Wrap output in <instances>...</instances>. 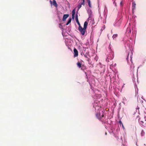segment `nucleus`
Masks as SVG:
<instances>
[{"mask_svg":"<svg viewBox=\"0 0 146 146\" xmlns=\"http://www.w3.org/2000/svg\"><path fill=\"white\" fill-rule=\"evenodd\" d=\"M129 33H130L131 32V29L130 27H128L126 30Z\"/></svg>","mask_w":146,"mask_h":146,"instance_id":"nucleus-15","label":"nucleus"},{"mask_svg":"<svg viewBox=\"0 0 146 146\" xmlns=\"http://www.w3.org/2000/svg\"><path fill=\"white\" fill-rule=\"evenodd\" d=\"M87 2L88 3V5L90 7H92L91 4L90 3V1H87Z\"/></svg>","mask_w":146,"mask_h":146,"instance_id":"nucleus-16","label":"nucleus"},{"mask_svg":"<svg viewBox=\"0 0 146 146\" xmlns=\"http://www.w3.org/2000/svg\"><path fill=\"white\" fill-rule=\"evenodd\" d=\"M62 25L60 23L59 24V28H62Z\"/></svg>","mask_w":146,"mask_h":146,"instance_id":"nucleus-19","label":"nucleus"},{"mask_svg":"<svg viewBox=\"0 0 146 146\" xmlns=\"http://www.w3.org/2000/svg\"><path fill=\"white\" fill-rule=\"evenodd\" d=\"M71 21L72 19L71 18H69L68 22L66 23V25H68L71 22Z\"/></svg>","mask_w":146,"mask_h":146,"instance_id":"nucleus-13","label":"nucleus"},{"mask_svg":"<svg viewBox=\"0 0 146 146\" xmlns=\"http://www.w3.org/2000/svg\"><path fill=\"white\" fill-rule=\"evenodd\" d=\"M85 4L84 1H83V2L82 3H79L78 6V11L80 9L82 5H84Z\"/></svg>","mask_w":146,"mask_h":146,"instance_id":"nucleus-5","label":"nucleus"},{"mask_svg":"<svg viewBox=\"0 0 146 146\" xmlns=\"http://www.w3.org/2000/svg\"><path fill=\"white\" fill-rule=\"evenodd\" d=\"M136 8V4L135 2H133L132 3V12H133L134 11V10Z\"/></svg>","mask_w":146,"mask_h":146,"instance_id":"nucleus-9","label":"nucleus"},{"mask_svg":"<svg viewBox=\"0 0 146 146\" xmlns=\"http://www.w3.org/2000/svg\"><path fill=\"white\" fill-rule=\"evenodd\" d=\"M90 60V58H88V61H89Z\"/></svg>","mask_w":146,"mask_h":146,"instance_id":"nucleus-25","label":"nucleus"},{"mask_svg":"<svg viewBox=\"0 0 146 146\" xmlns=\"http://www.w3.org/2000/svg\"><path fill=\"white\" fill-rule=\"evenodd\" d=\"M110 56V57H109L108 58L110 59V60H112L113 58L114 57V54L112 52L110 53L108 55V57H109V56Z\"/></svg>","mask_w":146,"mask_h":146,"instance_id":"nucleus-7","label":"nucleus"},{"mask_svg":"<svg viewBox=\"0 0 146 146\" xmlns=\"http://www.w3.org/2000/svg\"><path fill=\"white\" fill-rule=\"evenodd\" d=\"M72 15H75V9H74L72 10Z\"/></svg>","mask_w":146,"mask_h":146,"instance_id":"nucleus-18","label":"nucleus"},{"mask_svg":"<svg viewBox=\"0 0 146 146\" xmlns=\"http://www.w3.org/2000/svg\"><path fill=\"white\" fill-rule=\"evenodd\" d=\"M140 119H139L140 121V123L141 125H142L144 127H146V116H145L143 120L140 121Z\"/></svg>","mask_w":146,"mask_h":146,"instance_id":"nucleus-2","label":"nucleus"},{"mask_svg":"<svg viewBox=\"0 0 146 146\" xmlns=\"http://www.w3.org/2000/svg\"><path fill=\"white\" fill-rule=\"evenodd\" d=\"M74 15H72V18L73 19H74Z\"/></svg>","mask_w":146,"mask_h":146,"instance_id":"nucleus-20","label":"nucleus"},{"mask_svg":"<svg viewBox=\"0 0 146 146\" xmlns=\"http://www.w3.org/2000/svg\"><path fill=\"white\" fill-rule=\"evenodd\" d=\"M119 123L120 124V125H122L123 124L122 122L121 121V120L119 121Z\"/></svg>","mask_w":146,"mask_h":146,"instance_id":"nucleus-21","label":"nucleus"},{"mask_svg":"<svg viewBox=\"0 0 146 146\" xmlns=\"http://www.w3.org/2000/svg\"><path fill=\"white\" fill-rule=\"evenodd\" d=\"M141 134V136H143L144 135L145 132L143 131L142 130Z\"/></svg>","mask_w":146,"mask_h":146,"instance_id":"nucleus-17","label":"nucleus"},{"mask_svg":"<svg viewBox=\"0 0 146 146\" xmlns=\"http://www.w3.org/2000/svg\"><path fill=\"white\" fill-rule=\"evenodd\" d=\"M120 4L122 6V4H123V3H122V1H121V2H120Z\"/></svg>","mask_w":146,"mask_h":146,"instance_id":"nucleus-22","label":"nucleus"},{"mask_svg":"<svg viewBox=\"0 0 146 146\" xmlns=\"http://www.w3.org/2000/svg\"><path fill=\"white\" fill-rule=\"evenodd\" d=\"M104 113L102 111H100L98 113H97L96 114V116L97 118L99 119H100L103 117L104 116Z\"/></svg>","mask_w":146,"mask_h":146,"instance_id":"nucleus-3","label":"nucleus"},{"mask_svg":"<svg viewBox=\"0 0 146 146\" xmlns=\"http://www.w3.org/2000/svg\"><path fill=\"white\" fill-rule=\"evenodd\" d=\"M84 56L86 58H88V57L87 55H84Z\"/></svg>","mask_w":146,"mask_h":146,"instance_id":"nucleus-23","label":"nucleus"},{"mask_svg":"<svg viewBox=\"0 0 146 146\" xmlns=\"http://www.w3.org/2000/svg\"><path fill=\"white\" fill-rule=\"evenodd\" d=\"M53 5L55 7H57L58 6V5H57V3H56V1H53Z\"/></svg>","mask_w":146,"mask_h":146,"instance_id":"nucleus-12","label":"nucleus"},{"mask_svg":"<svg viewBox=\"0 0 146 146\" xmlns=\"http://www.w3.org/2000/svg\"><path fill=\"white\" fill-rule=\"evenodd\" d=\"M105 134H106V135H107V133H106H106H105Z\"/></svg>","mask_w":146,"mask_h":146,"instance_id":"nucleus-27","label":"nucleus"},{"mask_svg":"<svg viewBox=\"0 0 146 146\" xmlns=\"http://www.w3.org/2000/svg\"><path fill=\"white\" fill-rule=\"evenodd\" d=\"M75 18H76V22L77 23L78 25L79 26H81V25H80V24L79 21H78V15L77 14H76V15Z\"/></svg>","mask_w":146,"mask_h":146,"instance_id":"nucleus-6","label":"nucleus"},{"mask_svg":"<svg viewBox=\"0 0 146 146\" xmlns=\"http://www.w3.org/2000/svg\"><path fill=\"white\" fill-rule=\"evenodd\" d=\"M50 1V3L51 4H52V1Z\"/></svg>","mask_w":146,"mask_h":146,"instance_id":"nucleus-26","label":"nucleus"},{"mask_svg":"<svg viewBox=\"0 0 146 146\" xmlns=\"http://www.w3.org/2000/svg\"><path fill=\"white\" fill-rule=\"evenodd\" d=\"M78 30L80 33L82 35H85V32L86 31V30L84 29L83 28H82L81 26H79L78 28Z\"/></svg>","mask_w":146,"mask_h":146,"instance_id":"nucleus-1","label":"nucleus"},{"mask_svg":"<svg viewBox=\"0 0 146 146\" xmlns=\"http://www.w3.org/2000/svg\"><path fill=\"white\" fill-rule=\"evenodd\" d=\"M68 14L64 15L63 16L62 21H64L66 20V19L68 17Z\"/></svg>","mask_w":146,"mask_h":146,"instance_id":"nucleus-8","label":"nucleus"},{"mask_svg":"<svg viewBox=\"0 0 146 146\" xmlns=\"http://www.w3.org/2000/svg\"><path fill=\"white\" fill-rule=\"evenodd\" d=\"M88 25V23L86 21H85L84 24L83 28L86 30Z\"/></svg>","mask_w":146,"mask_h":146,"instance_id":"nucleus-10","label":"nucleus"},{"mask_svg":"<svg viewBox=\"0 0 146 146\" xmlns=\"http://www.w3.org/2000/svg\"><path fill=\"white\" fill-rule=\"evenodd\" d=\"M117 34H114L113 35L112 37L113 38V39L114 40H116V38L117 36Z\"/></svg>","mask_w":146,"mask_h":146,"instance_id":"nucleus-14","label":"nucleus"},{"mask_svg":"<svg viewBox=\"0 0 146 146\" xmlns=\"http://www.w3.org/2000/svg\"><path fill=\"white\" fill-rule=\"evenodd\" d=\"M121 125H122V127L123 128H124V126L123 125V124H122Z\"/></svg>","mask_w":146,"mask_h":146,"instance_id":"nucleus-24","label":"nucleus"},{"mask_svg":"<svg viewBox=\"0 0 146 146\" xmlns=\"http://www.w3.org/2000/svg\"><path fill=\"white\" fill-rule=\"evenodd\" d=\"M82 64L79 61L77 62V66L79 68H80L81 67Z\"/></svg>","mask_w":146,"mask_h":146,"instance_id":"nucleus-11","label":"nucleus"},{"mask_svg":"<svg viewBox=\"0 0 146 146\" xmlns=\"http://www.w3.org/2000/svg\"><path fill=\"white\" fill-rule=\"evenodd\" d=\"M74 57H77L78 56V52L76 48H74Z\"/></svg>","mask_w":146,"mask_h":146,"instance_id":"nucleus-4","label":"nucleus"}]
</instances>
